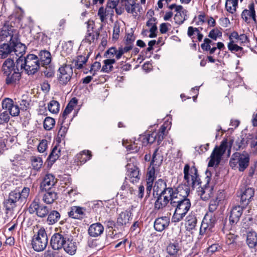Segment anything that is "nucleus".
<instances>
[{"instance_id": "f257e3e1", "label": "nucleus", "mask_w": 257, "mask_h": 257, "mask_svg": "<svg viewBox=\"0 0 257 257\" xmlns=\"http://www.w3.org/2000/svg\"><path fill=\"white\" fill-rule=\"evenodd\" d=\"M184 179L187 186H185V190L179 196L178 199L173 201L171 206L175 208L172 217L173 222H178L182 220L191 207L190 199L187 198L191 186L195 188L200 183V179L197 173V169L194 166L190 168L188 164H186L184 168Z\"/></svg>"}, {"instance_id": "f03ea898", "label": "nucleus", "mask_w": 257, "mask_h": 257, "mask_svg": "<svg viewBox=\"0 0 257 257\" xmlns=\"http://www.w3.org/2000/svg\"><path fill=\"white\" fill-rule=\"evenodd\" d=\"M29 211L30 213H35L41 218H44L48 215L47 222L49 224L52 225L57 222L60 219V214L56 210H52L49 213V208L47 206L41 204L38 198H35L31 203Z\"/></svg>"}, {"instance_id": "7ed1b4c3", "label": "nucleus", "mask_w": 257, "mask_h": 257, "mask_svg": "<svg viewBox=\"0 0 257 257\" xmlns=\"http://www.w3.org/2000/svg\"><path fill=\"white\" fill-rule=\"evenodd\" d=\"M18 63H20L21 69H24L29 75L37 72L40 65L38 57L34 54H29L26 57H20Z\"/></svg>"}, {"instance_id": "20e7f679", "label": "nucleus", "mask_w": 257, "mask_h": 257, "mask_svg": "<svg viewBox=\"0 0 257 257\" xmlns=\"http://www.w3.org/2000/svg\"><path fill=\"white\" fill-rule=\"evenodd\" d=\"M31 244L36 251H41L46 248L48 244V237L44 228H40L33 236Z\"/></svg>"}, {"instance_id": "39448f33", "label": "nucleus", "mask_w": 257, "mask_h": 257, "mask_svg": "<svg viewBox=\"0 0 257 257\" xmlns=\"http://www.w3.org/2000/svg\"><path fill=\"white\" fill-rule=\"evenodd\" d=\"M19 192L13 191L9 193L8 198L4 202L6 208V214L7 217H12L14 215V210L17 206V203L21 201Z\"/></svg>"}, {"instance_id": "423d86ee", "label": "nucleus", "mask_w": 257, "mask_h": 257, "mask_svg": "<svg viewBox=\"0 0 257 257\" xmlns=\"http://www.w3.org/2000/svg\"><path fill=\"white\" fill-rule=\"evenodd\" d=\"M19 192L13 191L9 193L8 198L4 202L6 208V214L7 217H12L14 215V210L17 206V203L21 201Z\"/></svg>"}, {"instance_id": "0eeeda50", "label": "nucleus", "mask_w": 257, "mask_h": 257, "mask_svg": "<svg viewBox=\"0 0 257 257\" xmlns=\"http://www.w3.org/2000/svg\"><path fill=\"white\" fill-rule=\"evenodd\" d=\"M119 0H108L104 8L100 7L98 11V16L100 21L105 22L109 18H111L114 15V9L118 5Z\"/></svg>"}, {"instance_id": "6e6552de", "label": "nucleus", "mask_w": 257, "mask_h": 257, "mask_svg": "<svg viewBox=\"0 0 257 257\" xmlns=\"http://www.w3.org/2000/svg\"><path fill=\"white\" fill-rule=\"evenodd\" d=\"M73 74L72 67L70 65L63 64L58 70L57 74L59 84L65 86L70 81Z\"/></svg>"}, {"instance_id": "1a4fd4ad", "label": "nucleus", "mask_w": 257, "mask_h": 257, "mask_svg": "<svg viewBox=\"0 0 257 257\" xmlns=\"http://www.w3.org/2000/svg\"><path fill=\"white\" fill-rule=\"evenodd\" d=\"M227 146L226 140L222 141L220 145L218 147H216L210 156V160L208 163V167H213L215 165H218L222 155L226 151Z\"/></svg>"}, {"instance_id": "9d476101", "label": "nucleus", "mask_w": 257, "mask_h": 257, "mask_svg": "<svg viewBox=\"0 0 257 257\" xmlns=\"http://www.w3.org/2000/svg\"><path fill=\"white\" fill-rule=\"evenodd\" d=\"M206 183L202 186L198 188L197 192L202 200H209L213 194L214 186L210 183V178L208 176L205 178Z\"/></svg>"}, {"instance_id": "9b49d317", "label": "nucleus", "mask_w": 257, "mask_h": 257, "mask_svg": "<svg viewBox=\"0 0 257 257\" xmlns=\"http://www.w3.org/2000/svg\"><path fill=\"white\" fill-rule=\"evenodd\" d=\"M216 220V217L214 213L207 212L202 220L200 229V233H204L207 230L212 231Z\"/></svg>"}, {"instance_id": "f8f14e48", "label": "nucleus", "mask_w": 257, "mask_h": 257, "mask_svg": "<svg viewBox=\"0 0 257 257\" xmlns=\"http://www.w3.org/2000/svg\"><path fill=\"white\" fill-rule=\"evenodd\" d=\"M185 190L184 187H179L177 188H172V187H168L164 191L159 194L162 196V197L165 196L167 197L168 200L170 204H172V202L175 199H178L177 198L180 196L183 191Z\"/></svg>"}, {"instance_id": "ddd939ff", "label": "nucleus", "mask_w": 257, "mask_h": 257, "mask_svg": "<svg viewBox=\"0 0 257 257\" xmlns=\"http://www.w3.org/2000/svg\"><path fill=\"white\" fill-rule=\"evenodd\" d=\"M20 69V63H18V58L15 62L13 58H7L3 62L2 66V72L3 75L10 74L15 70L18 71Z\"/></svg>"}, {"instance_id": "4468645a", "label": "nucleus", "mask_w": 257, "mask_h": 257, "mask_svg": "<svg viewBox=\"0 0 257 257\" xmlns=\"http://www.w3.org/2000/svg\"><path fill=\"white\" fill-rule=\"evenodd\" d=\"M121 2L127 13L132 14L135 18L139 16L142 8L139 4L136 3L135 0H126Z\"/></svg>"}, {"instance_id": "2eb2a0df", "label": "nucleus", "mask_w": 257, "mask_h": 257, "mask_svg": "<svg viewBox=\"0 0 257 257\" xmlns=\"http://www.w3.org/2000/svg\"><path fill=\"white\" fill-rule=\"evenodd\" d=\"M8 36L11 37L10 41H12L19 37V34L17 30L9 23H6L3 26L1 33L0 37L2 39H5Z\"/></svg>"}, {"instance_id": "dca6fc26", "label": "nucleus", "mask_w": 257, "mask_h": 257, "mask_svg": "<svg viewBox=\"0 0 257 257\" xmlns=\"http://www.w3.org/2000/svg\"><path fill=\"white\" fill-rule=\"evenodd\" d=\"M2 107L8 110L10 114L12 116L19 115L20 108L18 104H14L13 99L10 98H5L2 102Z\"/></svg>"}, {"instance_id": "f3484780", "label": "nucleus", "mask_w": 257, "mask_h": 257, "mask_svg": "<svg viewBox=\"0 0 257 257\" xmlns=\"http://www.w3.org/2000/svg\"><path fill=\"white\" fill-rule=\"evenodd\" d=\"M126 175L130 181L133 183L139 182L140 179L139 169L134 163H127L126 165Z\"/></svg>"}, {"instance_id": "a211bd4d", "label": "nucleus", "mask_w": 257, "mask_h": 257, "mask_svg": "<svg viewBox=\"0 0 257 257\" xmlns=\"http://www.w3.org/2000/svg\"><path fill=\"white\" fill-rule=\"evenodd\" d=\"M132 219V213L131 211H122L117 216L116 224L118 226L127 227L130 225Z\"/></svg>"}, {"instance_id": "6ab92c4d", "label": "nucleus", "mask_w": 257, "mask_h": 257, "mask_svg": "<svg viewBox=\"0 0 257 257\" xmlns=\"http://www.w3.org/2000/svg\"><path fill=\"white\" fill-rule=\"evenodd\" d=\"M67 238L60 233H54L51 237L50 243L53 249L59 250L63 246Z\"/></svg>"}, {"instance_id": "aec40b11", "label": "nucleus", "mask_w": 257, "mask_h": 257, "mask_svg": "<svg viewBox=\"0 0 257 257\" xmlns=\"http://www.w3.org/2000/svg\"><path fill=\"white\" fill-rule=\"evenodd\" d=\"M158 152V149H156L154 151L153 156L152 159L150 164V166L149 167L148 169V172L147 174V182H154L155 179L156 178L155 176V166L157 165H159V163L158 164H155V162L157 163V154Z\"/></svg>"}, {"instance_id": "412c9836", "label": "nucleus", "mask_w": 257, "mask_h": 257, "mask_svg": "<svg viewBox=\"0 0 257 257\" xmlns=\"http://www.w3.org/2000/svg\"><path fill=\"white\" fill-rule=\"evenodd\" d=\"M244 207L237 205L234 206L231 209L229 216V223L232 226L235 225L238 222L242 214Z\"/></svg>"}, {"instance_id": "4be33fe9", "label": "nucleus", "mask_w": 257, "mask_h": 257, "mask_svg": "<svg viewBox=\"0 0 257 257\" xmlns=\"http://www.w3.org/2000/svg\"><path fill=\"white\" fill-rule=\"evenodd\" d=\"M22 70H23L20 68L18 69V71L15 70L11 73L10 72V74L4 75L6 77V83L8 85L16 84L18 83L21 78Z\"/></svg>"}, {"instance_id": "5701e85b", "label": "nucleus", "mask_w": 257, "mask_h": 257, "mask_svg": "<svg viewBox=\"0 0 257 257\" xmlns=\"http://www.w3.org/2000/svg\"><path fill=\"white\" fill-rule=\"evenodd\" d=\"M254 189L251 187H246L240 194V202L242 206H246L254 195Z\"/></svg>"}, {"instance_id": "b1692460", "label": "nucleus", "mask_w": 257, "mask_h": 257, "mask_svg": "<svg viewBox=\"0 0 257 257\" xmlns=\"http://www.w3.org/2000/svg\"><path fill=\"white\" fill-rule=\"evenodd\" d=\"M248 10H244L241 13V18L247 23H250V20L251 19L255 23H256L255 12L254 10V6L253 3L248 6Z\"/></svg>"}, {"instance_id": "393cba45", "label": "nucleus", "mask_w": 257, "mask_h": 257, "mask_svg": "<svg viewBox=\"0 0 257 257\" xmlns=\"http://www.w3.org/2000/svg\"><path fill=\"white\" fill-rule=\"evenodd\" d=\"M12 46L13 47V55H15L17 57H22L26 52V46L24 44L20 42V40L18 37L17 39L12 41Z\"/></svg>"}, {"instance_id": "a878e982", "label": "nucleus", "mask_w": 257, "mask_h": 257, "mask_svg": "<svg viewBox=\"0 0 257 257\" xmlns=\"http://www.w3.org/2000/svg\"><path fill=\"white\" fill-rule=\"evenodd\" d=\"M169 223L170 218L168 216H163L156 219L154 226L156 230L161 232L169 226Z\"/></svg>"}, {"instance_id": "bb28decb", "label": "nucleus", "mask_w": 257, "mask_h": 257, "mask_svg": "<svg viewBox=\"0 0 257 257\" xmlns=\"http://www.w3.org/2000/svg\"><path fill=\"white\" fill-rule=\"evenodd\" d=\"M12 41L0 45V59H5L13 56Z\"/></svg>"}, {"instance_id": "cd10ccee", "label": "nucleus", "mask_w": 257, "mask_h": 257, "mask_svg": "<svg viewBox=\"0 0 257 257\" xmlns=\"http://www.w3.org/2000/svg\"><path fill=\"white\" fill-rule=\"evenodd\" d=\"M85 209L81 207L74 206L70 208L68 212L69 217L74 219H81L84 215Z\"/></svg>"}, {"instance_id": "c85d7f7f", "label": "nucleus", "mask_w": 257, "mask_h": 257, "mask_svg": "<svg viewBox=\"0 0 257 257\" xmlns=\"http://www.w3.org/2000/svg\"><path fill=\"white\" fill-rule=\"evenodd\" d=\"M104 231L103 226L100 223H95L91 224L88 230V234L92 237L100 236Z\"/></svg>"}, {"instance_id": "c756f323", "label": "nucleus", "mask_w": 257, "mask_h": 257, "mask_svg": "<svg viewBox=\"0 0 257 257\" xmlns=\"http://www.w3.org/2000/svg\"><path fill=\"white\" fill-rule=\"evenodd\" d=\"M249 156L247 153L240 154L238 155V170L243 172L248 166L249 162Z\"/></svg>"}, {"instance_id": "7c9ffc66", "label": "nucleus", "mask_w": 257, "mask_h": 257, "mask_svg": "<svg viewBox=\"0 0 257 257\" xmlns=\"http://www.w3.org/2000/svg\"><path fill=\"white\" fill-rule=\"evenodd\" d=\"M237 41H231V42H229L227 44V48L228 50H229L231 53H235L236 56L238 58H241L244 53H243V49L242 47L238 46L236 43Z\"/></svg>"}, {"instance_id": "2f4dec72", "label": "nucleus", "mask_w": 257, "mask_h": 257, "mask_svg": "<svg viewBox=\"0 0 257 257\" xmlns=\"http://www.w3.org/2000/svg\"><path fill=\"white\" fill-rule=\"evenodd\" d=\"M157 20L156 18L152 17L150 18L146 23V26L149 28L150 32L149 37L150 38H155L157 37L156 32L157 31Z\"/></svg>"}, {"instance_id": "473e14b6", "label": "nucleus", "mask_w": 257, "mask_h": 257, "mask_svg": "<svg viewBox=\"0 0 257 257\" xmlns=\"http://www.w3.org/2000/svg\"><path fill=\"white\" fill-rule=\"evenodd\" d=\"M64 250L68 254L73 255L75 253L77 249L76 243L72 240L67 239L65 243L62 247Z\"/></svg>"}, {"instance_id": "72a5a7b5", "label": "nucleus", "mask_w": 257, "mask_h": 257, "mask_svg": "<svg viewBox=\"0 0 257 257\" xmlns=\"http://www.w3.org/2000/svg\"><path fill=\"white\" fill-rule=\"evenodd\" d=\"M197 222L196 216L193 214H189L186 218L185 228L187 230L191 231L195 229Z\"/></svg>"}, {"instance_id": "f704fd0d", "label": "nucleus", "mask_w": 257, "mask_h": 257, "mask_svg": "<svg viewBox=\"0 0 257 257\" xmlns=\"http://www.w3.org/2000/svg\"><path fill=\"white\" fill-rule=\"evenodd\" d=\"M157 199L154 204V208L156 210H161L164 208L169 203L167 197H162L160 194H157Z\"/></svg>"}, {"instance_id": "c9c22d12", "label": "nucleus", "mask_w": 257, "mask_h": 257, "mask_svg": "<svg viewBox=\"0 0 257 257\" xmlns=\"http://www.w3.org/2000/svg\"><path fill=\"white\" fill-rule=\"evenodd\" d=\"M39 59L42 66L49 64L51 61L50 53L47 50H42L39 52Z\"/></svg>"}, {"instance_id": "e433bc0d", "label": "nucleus", "mask_w": 257, "mask_h": 257, "mask_svg": "<svg viewBox=\"0 0 257 257\" xmlns=\"http://www.w3.org/2000/svg\"><path fill=\"white\" fill-rule=\"evenodd\" d=\"M56 182V179L55 177L52 174H48L45 176L42 183V186H44L45 189L49 190L54 185Z\"/></svg>"}, {"instance_id": "4c0bfd02", "label": "nucleus", "mask_w": 257, "mask_h": 257, "mask_svg": "<svg viewBox=\"0 0 257 257\" xmlns=\"http://www.w3.org/2000/svg\"><path fill=\"white\" fill-rule=\"evenodd\" d=\"M57 197L56 192L51 190H48L44 194L42 200L45 203L50 204L53 203L54 201L57 199Z\"/></svg>"}, {"instance_id": "58836bf2", "label": "nucleus", "mask_w": 257, "mask_h": 257, "mask_svg": "<svg viewBox=\"0 0 257 257\" xmlns=\"http://www.w3.org/2000/svg\"><path fill=\"white\" fill-rule=\"evenodd\" d=\"M187 11L182 7L181 11H177L176 14L174 16V21L175 23L178 25L182 24L184 22L187 20Z\"/></svg>"}, {"instance_id": "ea45409f", "label": "nucleus", "mask_w": 257, "mask_h": 257, "mask_svg": "<svg viewBox=\"0 0 257 257\" xmlns=\"http://www.w3.org/2000/svg\"><path fill=\"white\" fill-rule=\"evenodd\" d=\"M60 153V148L58 146H55L53 148L50 154L47 159L48 164L49 165V163H50V165H52L59 158Z\"/></svg>"}, {"instance_id": "a19ab883", "label": "nucleus", "mask_w": 257, "mask_h": 257, "mask_svg": "<svg viewBox=\"0 0 257 257\" xmlns=\"http://www.w3.org/2000/svg\"><path fill=\"white\" fill-rule=\"evenodd\" d=\"M167 187V182L162 179H159L155 183L154 191L156 192V194H159Z\"/></svg>"}, {"instance_id": "79ce46f5", "label": "nucleus", "mask_w": 257, "mask_h": 257, "mask_svg": "<svg viewBox=\"0 0 257 257\" xmlns=\"http://www.w3.org/2000/svg\"><path fill=\"white\" fill-rule=\"evenodd\" d=\"M157 136V134L153 132L151 134H148L145 136H141L139 139L142 140L143 145L146 146L149 143H153L156 140Z\"/></svg>"}, {"instance_id": "37998d69", "label": "nucleus", "mask_w": 257, "mask_h": 257, "mask_svg": "<svg viewBox=\"0 0 257 257\" xmlns=\"http://www.w3.org/2000/svg\"><path fill=\"white\" fill-rule=\"evenodd\" d=\"M246 242L249 247L252 248L257 245V233L249 231L247 234Z\"/></svg>"}, {"instance_id": "c03bdc74", "label": "nucleus", "mask_w": 257, "mask_h": 257, "mask_svg": "<svg viewBox=\"0 0 257 257\" xmlns=\"http://www.w3.org/2000/svg\"><path fill=\"white\" fill-rule=\"evenodd\" d=\"M99 36V33L94 31L93 30H88L85 38L83 40V43H87L90 44L91 42H94L95 39H97Z\"/></svg>"}, {"instance_id": "a18cd8bd", "label": "nucleus", "mask_w": 257, "mask_h": 257, "mask_svg": "<svg viewBox=\"0 0 257 257\" xmlns=\"http://www.w3.org/2000/svg\"><path fill=\"white\" fill-rule=\"evenodd\" d=\"M181 249V247L177 241L170 242L167 247V252L171 255H176Z\"/></svg>"}, {"instance_id": "49530a36", "label": "nucleus", "mask_w": 257, "mask_h": 257, "mask_svg": "<svg viewBox=\"0 0 257 257\" xmlns=\"http://www.w3.org/2000/svg\"><path fill=\"white\" fill-rule=\"evenodd\" d=\"M115 59H107L104 60V65L102 66L101 71L105 73H109L112 71V65L115 63Z\"/></svg>"}, {"instance_id": "de8ad7c7", "label": "nucleus", "mask_w": 257, "mask_h": 257, "mask_svg": "<svg viewBox=\"0 0 257 257\" xmlns=\"http://www.w3.org/2000/svg\"><path fill=\"white\" fill-rule=\"evenodd\" d=\"M140 140L137 141V142H134L133 144H131L128 145H125L123 144L124 146L125 147L126 149L130 151L131 153L138 152L141 147L143 146V142L141 143Z\"/></svg>"}, {"instance_id": "09e8293b", "label": "nucleus", "mask_w": 257, "mask_h": 257, "mask_svg": "<svg viewBox=\"0 0 257 257\" xmlns=\"http://www.w3.org/2000/svg\"><path fill=\"white\" fill-rule=\"evenodd\" d=\"M30 100L27 96L23 95L20 100L18 101V104L20 105V110H27L30 105Z\"/></svg>"}, {"instance_id": "8fccbe9b", "label": "nucleus", "mask_w": 257, "mask_h": 257, "mask_svg": "<svg viewBox=\"0 0 257 257\" xmlns=\"http://www.w3.org/2000/svg\"><path fill=\"white\" fill-rule=\"evenodd\" d=\"M31 162L33 169L37 171L41 169L43 165L42 159L39 157H32Z\"/></svg>"}, {"instance_id": "3c124183", "label": "nucleus", "mask_w": 257, "mask_h": 257, "mask_svg": "<svg viewBox=\"0 0 257 257\" xmlns=\"http://www.w3.org/2000/svg\"><path fill=\"white\" fill-rule=\"evenodd\" d=\"M55 124V120L51 117H46L43 122L44 128L47 131L52 130Z\"/></svg>"}, {"instance_id": "603ef678", "label": "nucleus", "mask_w": 257, "mask_h": 257, "mask_svg": "<svg viewBox=\"0 0 257 257\" xmlns=\"http://www.w3.org/2000/svg\"><path fill=\"white\" fill-rule=\"evenodd\" d=\"M91 155L89 151H83L78 155V159L81 163H85L90 159Z\"/></svg>"}, {"instance_id": "864d4df0", "label": "nucleus", "mask_w": 257, "mask_h": 257, "mask_svg": "<svg viewBox=\"0 0 257 257\" xmlns=\"http://www.w3.org/2000/svg\"><path fill=\"white\" fill-rule=\"evenodd\" d=\"M49 110L53 113H57L59 111L60 104L56 100L51 101L48 104Z\"/></svg>"}, {"instance_id": "5fc2aeb1", "label": "nucleus", "mask_w": 257, "mask_h": 257, "mask_svg": "<svg viewBox=\"0 0 257 257\" xmlns=\"http://www.w3.org/2000/svg\"><path fill=\"white\" fill-rule=\"evenodd\" d=\"M87 57L84 56L80 55L78 56L77 59L74 62L75 67L78 69H81L83 65L87 62Z\"/></svg>"}, {"instance_id": "6e6d98bb", "label": "nucleus", "mask_w": 257, "mask_h": 257, "mask_svg": "<svg viewBox=\"0 0 257 257\" xmlns=\"http://www.w3.org/2000/svg\"><path fill=\"white\" fill-rule=\"evenodd\" d=\"M133 46L131 45L125 44L124 47H120L118 48V52L116 56V60H119L122 56V55L129 52L133 49Z\"/></svg>"}, {"instance_id": "4d7b16f0", "label": "nucleus", "mask_w": 257, "mask_h": 257, "mask_svg": "<svg viewBox=\"0 0 257 257\" xmlns=\"http://www.w3.org/2000/svg\"><path fill=\"white\" fill-rule=\"evenodd\" d=\"M239 153H234L230 160L229 164L232 169L238 168L239 161H238Z\"/></svg>"}, {"instance_id": "13d9d810", "label": "nucleus", "mask_w": 257, "mask_h": 257, "mask_svg": "<svg viewBox=\"0 0 257 257\" xmlns=\"http://www.w3.org/2000/svg\"><path fill=\"white\" fill-rule=\"evenodd\" d=\"M118 52V49H117L115 47H112L105 52L104 55L107 59H113V57L114 56L116 59V56Z\"/></svg>"}, {"instance_id": "bf43d9fd", "label": "nucleus", "mask_w": 257, "mask_h": 257, "mask_svg": "<svg viewBox=\"0 0 257 257\" xmlns=\"http://www.w3.org/2000/svg\"><path fill=\"white\" fill-rule=\"evenodd\" d=\"M222 32L218 29H213L209 33L208 37L214 40H216L218 37L222 36Z\"/></svg>"}, {"instance_id": "052dcab7", "label": "nucleus", "mask_w": 257, "mask_h": 257, "mask_svg": "<svg viewBox=\"0 0 257 257\" xmlns=\"http://www.w3.org/2000/svg\"><path fill=\"white\" fill-rule=\"evenodd\" d=\"M73 43L72 41H68L63 46V51L66 54H70L73 50Z\"/></svg>"}, {"instance_id": "680f3d73", "label": "nucleus", "mask_w": 257, "mask_h": 257, "mask_svg": "<svg viewBox=\"0 0 257 257\" xmlns=\"http://www.w3.org/2000/svg\"><path fill=\"white\" fill-rule=\"evenodd\" d=\"M219 203V202L214 199L211 200L209 205L208 212L213 213V212L217 209Z\"/></svg>"}, {"instance_id": "e2e57ef3", "label": "nucleus", "mask_w": 257, "mask_h": 257, "mask_svg": "<svg viewBox=\"0 0 257 257\" xmlns=\"http://www.w3.org/2000/svg\"><path fill=\"white\" fill-rule=\"evenodd\" d=\"M231 1L232 0H226L225 8L228 12L233 14L236 11L237 5H233V4L231 3Z\"/></svg>"}, {"instance_id": "0e129e2a", "label": "nucleus", "mask_w": 257, "mask_h": 257, "mask_svg": "<svg viewBox=\"0 0 257 257\" xmlns=\"http://www.w3.org/2000/svg\"><path fill=\"white\" fill-rule=\"evenodd\" d=\"M30 194V188L28 187H24L21 192H19L20 196L21 202H23L25 200Z\"/></svg>"}, {"instance_id": "69168bd1", "label": "nucleus", "mask_w": 257, "mask_h": 257, "mask_svg": "<svg viewBox=\"0 0 257 257\" xmlns=\"http://www.w3.org/2000/svg\"><path fill=\"white\" fill-rule=\"evenodd\" d=\"M237 238V235L229 233L226 235V243L228 245L233 244L235 242Z\"/></svg>"}, {"instance_id": "338daca9", "label": "nucleus", "mask_w": 257, "mask_h": 257, "mask_svg": "<svg viewBox=\"0 0 257 257\" xmlns=\"http://www.w3.org/2000/svg\"><path fill=\"white\" fill-rule=\"evenodd\" d=\"M120 24L116 22L114 24L112 37L114 39H117L120 33Z\"/></svg>"}, {"instance_id": "774afa93", "label": "nucleus", "mask_w": 257, "mask_h": 257, "mask_svg": "<svg viewBox=\"0 0 257 257\" xmlns=\"http://www.w3.org/2000/svg\"><path fill=\"white\" fill-rule=\"evenodd\" d=\"M47 147V141L46 140H42L38 146V150L40 153H44L46 150Z\"/></svg>"}]
</instances>
